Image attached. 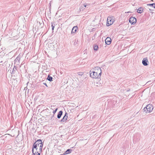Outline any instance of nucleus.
Masks as SVG:
<instances>
[{
	"instance_id": "18",
	"label": "nucleus",
	"mask_w": 155,
	"mask_h": 155,
	"mask_svg": "<svg viewBox=\"0 0 155 155\" xmlns=\"http://www.w3.org/2000/svg\"><path fill=\"white\" fill-rule=\"evenodd\" d=\"M4 57H2V56L0 55V62L2 61H4Z\"/></svg>"
},
{
	"instance_id": "10",
	"label": "nucleus",
	"mask_w": 155,
	"mask_h": 155,
	"mask_svg": "<svg viewBox=\"0 0 155 155\" xmlns=\"http://www.w3.org/2000/svg\"><path fill=\"white\" fill-rule=\"evenodd\" d=\"M63 114V111L61 110L60 111L58 114L57 115V118L58 119H59L61 118V115Z\"/></svg>"
},
{
	"instance_id": "11",
	"label": "nucleus",
	"mask_w": 155,
	"mask_h": 155,
	"mask_svg": "<svg viewBox=\"0 0 155 155\" xmlns=\"http://www.w3.org/2000/svg\"><path fill=\"white\" fill-rule=\"evenodd\" d=\"M21 56L18 55L15 59V62H18L19 63L20 60Z\"/></svg>"
},
{
	"instance_id": "14",
	"label": "nucleus",
	"mask_w": 155,
	"mask_h": 155,
	"mask_svg": "<svg viewBox=\"0 0 155 155\" xmlns=\"http://www.w3.org/2000/svg\"><path fill=\"white\" fill-rule=\"evenodd\" d=\"M147 6H150L152 8H155V3L152 4H148L147 5Z\"/></svg>"
},
{
	"instance_id": "27",
	"label": "nucleus",
	"mask_w": 155,
	"mask_h": 155,
	"mask_svg": "<svg viewBox=\"0 0 155 155\" xmlns=\"http://www.w3.org/2000/svg\"><path fill=\"white\" fill-rule=\"evenodd\" d=\"M81 73H81H80V74H79V75H82V74H82V73Z\"/></svg>"
},
{
	"instance_id": "29",
	"label": "nucleus",
	"mask_w": 155,
	"mask_h": 155,
	"mask_svg": "<svg viewBox=\"0 0 155 155\" xmlns=\"http://www.w3.org/2000/svg\"><path fill=\"white\" fill-rule=\"evenodd\" d=\"M81 73H81H80V74H79V75H82V74H82V73Z\"/></svg>"
},
{
	"instance_id": "13",
	"label": "nucleus",
	"mask_w": 155,
	"mask_h": 155,
	"mask_svg": "<svg viewBox=\"0 0 155 155\" xmlns=\"http://www.w3.org/2000/svg\"><path fill=\"white\" fill-rule=\"evenodd\" d=\"M72 150L70 149H68L64 152V154H66L69 153H71Z\"/></svg>"
},
{
	"instance_id": "16",
	"label": "nucleus",
	"mask_w": 155,
	"mask_h": 155,
	"mask_svg": "<svg viewBox=\"0 0 155 155\" xmlns=\"http://www.w3.org/2000/svg\"><path fill=\"white\" fill-rule=\"evenodd\" d=\"M53 78L50 76L49 75L48 76L47 79L48 80L50 81H52Z\"/></svg>"
},
{
	"instance_id": "26",
	"label": "nucleus",
	"mask_w": 155,
	"mask_h": 155,
	"mask_svg": "<svg viewBox=\"0 0 155 155\" xmlns=\"http://www.w3.org/2000/svg\"><path fill=\"white\" fill-rule=\"evenodd\" d=\"M43 84H45V85L46 87H48V86H47V84H46V83H43Z\"/></svg>"
},
{
	"instance_id": "1",
	"label": "nucleus",
	"mask_w": 155,
	"mask_h": 155,
	"mask_svg": "<svg viewBox=\"0 0 155 155\" xmlns=\"http://www.w3.org/2000/svg\"><path fill=\"white\" fill-rule=\"evenodd\" d=\"M43 146L42 140H38L34 143L33 146L32 151L34 155H40Z\"/></svg>"
},
{
	"instance_id": "5",
	"label": "nucleus",
	"mask_w": 155,
	"mask_h": 155,
	"mask_svg": "<svg viewBox=\"0 0 155 155\" xmlns=\"http://www.w3.org/2000/svg\"><path fill=\"white\" fill-rule=\"evenodd\" d=\"M136 19L133 17H131L129 19V22L132 24H135L136 23Z\"/></svg>"
},
{
	"instance_id": "8",
	"label": "nucleus",
	"mask_w": 155,
	"mask_h": 155,
	"mask_svg": "<svg viewBox=\"0 0 155 155\" xmlns=\"http://www.w3.org/2000/svg\"><path fill=\"white\" fill-rule=\"evenodd\" d=\"M95 71L98 72L100 75L101 74V68L99 67H96L95 68Z\"/></svg>"
},
{
	"instance_id": "28",
	"label": "nucleus",
	"mask_w": 155,
	"mask_h": 155,
	"mask_svg": "<svg viewBox=\"0 0 155 155\" xmlns=\"http://www.w3.org/2000/svg\"><path fill=\"white\" fill-rule=\"evenodd\" d=\"M81 73H81H80V74H79V75H82V74H82V73Z\"/></svg>"
},
{
	"instance_id": "23",
	"label": "nucleus",
	"mask_w": 155,
	"mask_h": 155,
	"mask_svg": "<svg viewBox=\"0 0 155 155\" xmlns=\"http://www.w3.org/2000/svg\"><path fill=\"white\" fill-rule=\"evenodd\" d=\"M57 110H58V108H57L56 109H55V110H54L53 111V114H55L56 113V112Z\"/></svg>"
},
{
	"instance_id": "21",
	"label": "nucleus",
	"mask_w": 155,
	"mask_h": 155,
	"mask_svg": "<svg viewBox=\"0 0 155 155\" xmlns=\"http://www.w3.org/2000/svg\"><path fill=\"white\" fill-rule=\"evenodd\" d=\"M8 63V61H6V60H5V59H4V65H5L6 66L7 65V64Z\"/></svg>"
},
{
	"instance_id": "25",
	"label": "nucleus",
	"mask_w": 155,
	"mask_h": 155,
	"mask_svg": "<svg viewBox=\"0 0 155 155\" xmlns=\"http://www.w3.org/2000/svg\"><path fill=\"white\" fill-rule=\"evenodd\" d=\"M83 5L84 6V8H85L86 7L87 5H88L86 4H84Z\"/></svg>"
},
{
	"instance_id": "15",
	"label": "nucleus",
	"mask_w": 155,
	"mask_h": 155,
	"mask_svg": "<svg viewBox=\"0 0 155 155\" xmlns=\"http://www.w3.org/2000/svg\"><path fill=\"white\" fill-rule=\"evenodd\" d=\"M67 117H64L62 119L60 120V122H66L67 120Z\"/></svg>"
},
{
	"instance_id": "7",
	"label": "nucleus",
	"mask_w": 155,
	"mask_h": 155,
	"mask_svg": "<svg viewBox=\"0 0 155 155\" xmlns=\"http://www.w3.org/2000/svg\"><path fill=\"white\" fill-rule=\"evenodd\" d=\"M111 41V39L110 37H107L105 40V43L107 45H109L110 44Z\"/></svg>"
},
{
	"instance_id": "30",
	"label": "nucleus",
	"mask_w": 155,
	"mask_h": 155,
	"mask_svg": "<svg viewBox=\"0 0 155 155\" xmlns=\"http://www.w3.org/2000/svg\"><path fill=\"white\" fill-rule=\"evenodd\" d=\"M149 10L150 11H152V9H150V8H149Z\"/></svg>"
},
{
	"instance_id": "19",
	"label": "nucleus",
	"mask_w": 155,
	"mask_h": 155,
	"mask_svg": "<svg viewBox=\"0 0 155 155\" xmlns=\"http://www.w3.org/2000/svg\"><path fill=\"white\" fill-rule=\"evenodd\" d=\"M51 27H52V29L53 31L54 29V26H55V24L53 23L51 24Z\"/></svg>"
},
{
	"instance_id": "9",
	"label": "nucleus",
	"mask_w": 155,
	"mask_h": 155,
	"mask_svg": "<svg viewBox=\"0 0 155 155\" xmlns=\"http://www.w3.org/2000/svg\"><path fill=\"white\" fill-rule=\"evenodd\" d=\"M78 27L77 26H74L72 29L71 32V34H75L76 33L77 30H78Z\"/></svg>"
},
{
	"instance_id": "20",
	"label": "nucleus",
	"mask_w": 155,
	"mask_h": 155,
	"mask_svg": "<svg viewBox=\"0 0 155 155\" xmlns=\"http://www.w3.org/2000/svg\"><path fill=\"white\" fill-rule=\"evenodd\" d=\"M80 8L81 11V9H82V10L83 11L84 10V6H83L82 5H81Z\"/></svg>"
},
{
	"instance_id": "31",
	"label": "nucleus",
	"mask_w": 155,
	"mask_h": 155,
	"mask_svg": "<svg viewBox=\"0 0 155 155\" xmlns=\"http://www.w3.org/2000/svg\"><path fill=\"white\" fill-rule=\"evenodd\" d=\"M151 1H152V2H153V0H151Z\"/></svg>"
},
{
	"instance_id": "17",
	"label": "nucleus",
	"mask_w": 155,
	"mask_h": 155,
	"mask_svg": "<svg viewBox=\"0 0 155 155\" xmlns=\"http://www.w3.org/2000/svg\"><path fill=\"white\" fill-rule=\"evenodd\" d=\"M93 48L94 50L97 51L98 49V46L97 45H94L93 46Z\"/></svg>"
},
{
	"instance_id": "12",
	"label": "nucleus",
	"mask_w": 155,
	"mask_h": 155,
	"mask_svg": "<svg viewBox=\"0 0 155 155\" xmlns=\"http://www.w3.org/2000/svg\"><path fill=\"white\" fill-rule=\"evenodd\" d=\"M137 12L138 13H142L143 12V8L142 7L140 8L137 9Z\"/></svg>"
},
{
	"instance_id": "4",
	"label": "nucleus",
	"mask_w": 155,
	"mask_h": 155,
	"mask_svg": "<svg viewBox=\"0 0 155 155\" xmlns=\"http://www.w3.org/2000/svg\"><path fill=\"white\" fill-rule=\"evenodd\" d=\"M114 20L112 17H108L107 18L106 25L109 26L113 23Z\"/></svg>"
},
{
	"instance_id": "22",
	"label": "nucleus",
	"mask_w": 155,
	"mask_h": 155,
	"mask_svg": "<svg viewBox=\"0 0 155 155\" xmlns=\"http://www.w3.org/2000/svg\"><path fill=\"white\" fill-rule=\"evenodd\" d=\"M4 61H1V62H0V65L4 66Z\"/></svg>"
},
{
	"instance_id": "24",
	"label": "nucleus",
	"mask_w": 155,
	"mask_h": 155,
	"mask_svg": "<svg viewBox=\"0 0 155 155\" xmlns=\"http://www.w3.org/2000/svg\"><path fill=\"white\" fill-rule=\"evenodd\" d=\"M68 114L67 112H66L65 113V114L64 117H67V118H68Z\"/></svg>"
},
{
	"instance_id": "6",
	"label": "nucleus",
	"mask_w": 155,
	"mask_h": 155,
	"mask_svg": "<svg viewBox=\"0 0 155 155\" xmlns=\"http://www.w3.org/2000/svg\"><path fill=\"white\" fill-rule=\"evenodd\" d=\"M148 61L147 58H143L142 63L143 65L144 66H147L148 65Z\"/></svg>"
},
{
	"instance_id": "2",
	"label": "nucleus",
	"mask_w": 155,
	"mask_h": 155,
	"mask_svg": "<svg viewBox=\"0 0 155 155\" xmlns=\"http://www.w3.org/2000/svg\"><path fill=\"white\" fill-rule=\"evenodd\" d=\"M90 73V77L93 78H99L101 75L99 73L96 71H91Z\"/></svg>"
},
{
	"instance_id": "3",
	"label": "nucleus",
	"mask_w": 155,
	"mask_h": 155,
	"mask_svg": "<svg viewBox=\"0 0 155 155\" xmlns=\"http://www.w3.org/2000/svg\"><path fill=\"white\" fill-rule=\"evenodd\" d=\"M153 109V106L151 104H150L147 105L146 107L144 108L143 110L146 113H150V112H151Z\"/></svg>"
}]
</instances>
